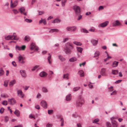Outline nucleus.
Returning <instances> with one entry per match:
<instances>
[{
    "instance_id": "nucleus-1",
    "label": "nucleus",
    "mask_w": 127,
    "mask_h": 127,
    "mask_svg": "<svg viewBox=\"0 0 127 127\" xmlns=\"http://www.w3.org/2000/svg\"><path fill=\"white\" fill-rule=\"evenodd\" d=\"M65 46L64 50V52L67 54H71L72 52L71 50L73 48V45L69 42H67L65 44Z\"/></svg>"
},
{
    "instance_id": "nucleus-2",
    "label": "nucleus",
    "mask_w": 127,
    "mask_h": 127,
    "mask_svg": "<svg viewBox=\"0 0 127 127\" xmlns=\"http://www.w3.org/2000/svg\"><path fill=\"white\" fill-rule=\"evenodd\" d=\"M85 100L84 98L81 96H80L76 101V105L77 106L81 107L84 103Z\"/></svg>"
},
{
    "instance_id": "nucleus-3",
    "label": "nucleus",
    "mask_w": 127,
    "mask_h": 127,
    "mask_svg": "<svg viewBox=\"0 0 127 127\" xmlns=\"http://www.w3.org/2000/svg\"><path fill=\"white\" fill-rule=\"evenodd\" d=\"M5 39L6 40H18L19 38L17 37L16 35H8L6 36L5 37Z\"/></svg>"
},
{
    "instance_id": "nucleus-4",
    "label": "nucleus",
    "mask_w": 127,
    "mask_h": 127,
    "mask_svg": "<svg viewBox=\"0 0 127 127\" xmlns=\"http://www.w3.org/2000/svg\"><path fill=\"white\" fill-rule=\"evenodd\" d=\"M18 62L19 63L23 64L25 62L24 60V57L20 54H19L18 57Z\"/></svg>"
},
{
    "instance_id": "nucleus-5",
    "label": "nucleus",
    "mask_w": 127,
    "mask_h": 127,
    "mask_svg": "<svg viewBox=\"0 0 127 127\" xmlns=\"http://www.w3.org/2000/svg\"><path fill=\"white\" fill-rule=\"evenodd\" d=\"M122 24L120 21L118 20H115L112 23L113 27L121 26Z\"/></svg>"
},
{
    "instance_id": "nucleus-6",
    "label": "nucleus",
    "mask_w": 127,
    "mask_h": 127,
    "mask_svg": "<svg viewBox=\"0 0 127 127\" xmlns=\"http://www.w3.org/2000/svg\"><path fill=\"white\" fill-rule=\"evenodd\" d=\"M30 49L31 50L35 49V50L37 51L39 50V48L36 46L35 43H32L30 45Z\"/></svg>"
},
{
    "instance_id": "nucleus-7",
    "label": "nucleus",
    "mask_w": 127,
    "mask_h": 127,
    "mask_svg": "<svg viewBox=\"0 0 127 127\" xmlns=\"http://www.w3.org/2000/svg\"><path fill=\"white\" fill-rule=\"evenodd\" d=\"M76 27L75 26L72 27H68L66 28V30L67 31L70 32H74L76 29Z\"/></svg>"
},
{
    "instance_id": "nucleus-8",
    "label": "nucleus",
    "mask_w": 127,
    "mask_h": 127,
    "mask_svg": "<svg viewBox=\"0 0 127 127\" xmlns=\"http://www.w3.org/2000/svg\"><path fill=\"white\" fill-rule=\"evenodd\" d=\"M41 105L44 108L46 109L47 108V104L46 101L44 100H42L40 103Z\"/></svg>"
},
{
    "instance_id": "nucleus-9",
    "label": "nucleus",
    "mask_w": 127,
    "mask_h": 127,
    "mask_svg": "<svg viewBox=\"0 0 127 127\" xmlns=\"http://www.w3.org/2000/svg\"><path fill=\"white\" fill-rule=\"evenodd\" d=\"M109 23V22L108 21H106L104 22L100 23L99 24L98 26V27L99 28H103L106 27Z\"/></svg>"
},
{
    "instance_id": "nucleus-10",
    "label": "nucleus",
    "mask_w": 127,
    "mask_h": 127,
    "mask_svg": "<svg viewBox=\"0 0 127 127\" xmlns=\"http://www.w3.org/2000/svg\"><path fill=\"white\" fill-rule=\"evenodd\" d=\"M74 9L76 14H79L80 12V9L79 6H75L74 7Z\"/></svg>"
},
{
    "instance_id": "nucleus-11",
    "label": "nucleus",
    "mask_w": 127,
    "mask_h": 127,
    "mask_svg": "<svg viewBox=\"0 0 127 127\" xmlns=\"http://www.w3.org/2000/svg\"><path fill=\"white\" fill-rule=\"evenodd\" d=\"M17 93L18 96L20 97L23 98L24 96V94L22 91L20 90H18L17 91Z\"/></svg>"
},
{
    "instance_id": "nucleus-12",
    "label": "nucleus",
    "mask_w": 127,
    "mask_h": 127,
    "mask_svg": "<svg viewBox=\"0 0 127 127\" xmlns=\"http://www.w3.org/2000/svg\"><path fill=\"white\" fill-rule=\"evenodd\" d=\"M8 103L11 105H14L16 103L15 99L13 98L8 99Z\"/></svg>"
},
{
    "instance_id": "nucleus-13",
    "label": "nucleus",
    "mask_w": 127,
    "mask_h": 127,
    "mask_svg": "<svg viewBox=\"0 0 127 127\" xmlns=\"http://www.w3.org/2000/svg\"><path fill=\"white\" fill-rule=\"evenodd\" d=\"M106 70L105 68H102L100 71L101 74L103 76H107V74L106 72Z\"/></svg>"
},
{
    "instance_id": "nucleus-14",
    "label": "nucleus",
    "mask_w": 127,
    "mask_h": 127,
    "mask_svg": "<svg viewBox=\"0 0 127 127\" xmlns=\"http://www.w3.org/2000/svg\"><path fill=\"white\" fill-rule=\"evenodd\" d=\"M21 14H23L25 15H27V13L25 12V9L24 7H21L18 9Z\"/></svg>"
},
{
    "instance_id": "nucleus-15",
    "label": "nucleus",
    "mask_w": 127,
    "mask_h": 127,
    "mask_svg": "<svg viewBox=\"0 0 127 127\" xmlns=\"http://www.w3.org/2000/svg\"><path fill=\"white\" fill-rule=\"evenodd\" d=\"M47 74L44 71H42L39 74V76L41 77H45L47 75Z\"/></svg>"
},
{
    "instance_id": "nucleus-16",
    "label": "nucleus",
    "mask_w": 127,
    "mask_h": 127,
    "mask_svg": "<svg viewBox=\"0 0 127 127\" xmlns=\"http://www.w3.org/2000/svg\"><path fill=\"white\" fill-rule=\"evenodd\" d=\"M20 73L22 76L24 77H25L26 76V74L25 71L21 70L20 71Z\"/></svg>"
},
{
    "instance_id": "nucleus-17",
    "label": "nucleus",
    "mask_w": 127,
    "mask_h": 127,
    "mask_svg": "<svg viewBox=\"0 0 127 127\" xmlns=\"http://www.w3.org/2000/svg\"><path fill=\"white\" fill-rule=\"evenodd\" d=\"M49 56L47 58L48 61L50 64H51L52 62V60L51 59V55L50 54H48Z\"/></svg>"
},
{
    "instance_id": "nucleus-18",
    "label": "nucleus",
    "mask_w": 127,
    "mask_h": 127,
    "mask_svg": "<svg viewBox=\"0 0 127 127\" xmlns=\"http://www.w3.org/2000/svg\"><path fill=\"white\" fill-rule=\"evenodd\" d=\"M113 127H117L118 124L116 121L115 120H112L111 121Z\"/></svg>"
},
{
    "instance_id": "nucleus-19",
    "label": "nucleus",
    "mask_w": 127,
    "mask_h": 127,
    "mask_svg": "<svg viewBox=\"0 0 127 127\" xmlns=\"http://www.w3.org/2000/svg\"><path fill=\"white\" fill-rule=\"evenodd\" d=\"M59 31V30L57 29H50L49 32L50 33H51L55 32H58Z\"/></svg>"
},
{
    "instance_id": "nucleus-20",
    "label": "nucleus",
    "mask_w": 127,
    "mask_h": 127,
    "mask_svg": "<svg viewBox=\"0 0 127 127\" xmlns=\"http://www.w3.org/2000/svg\"><path fill=\"white\" fill-rule=\"evenodd\" d=\"M78 74L81 77H83L84 76V72L82 70L79 71L78 72Z\"/></svg>"
},
{
    "instance_id": "nucleus-21",
    "label": "nucleus",
    "mask_w": 127,
    "mask_h": 127,
    "mask_svg": "<svg viewBox=\"0 0 127 127\" xmlns=\"http://www.w3.org/2000/svg\"><path fill=\"white\" fill-rule=\"evenodd\" d=\"M18 4V1L17 0L15 1L13 4H12L11 5V7L12 8L15 7Z\"/></svg>"
},
{
    "instance_id": "nucleus-22",
    "label": "nucleus",
    "mask_w": 127,
    "mask_h": 127,
    "mask_svg": "<svg viewBox=\"0 0 127 127\" xmlns=\"http://www.w3.org/2000/svg\"><path fill=\"white\" fill-rule=\"evenodd\" d=\"M16 81L15 80H14L11 81L9 83V85L10 87H12L15 84Z\"/></svg>"
},
{
    "instance_id": "nucleus-23",
    "label": "nucleus",
    "mask_w": 127,
    "mask_h": 127,
    "mask_svg": "<svg viewBox=\"0 0 127 127\" xmlns=\"http://www.w3.org/2000/svg\"><path fill=\"white\" fill-rule=\"evenodd\" d=\"M24 39L25 42H28L30 40L31 38L29 36L26 35L25 36Z\"/></svg>"
},
{
    "instance_id": "nucleus-24",
    "label": "nucleus",
    "mask_w": 127,
    "mask_h": 127,
    "mask_svg": "<svg viewBox=\"0 0 127 127\" xmlns=\"http://www.w3.org/2000/svg\"><path fill=\"white\" fill-rule=\"evenodd\" d=\"M58 58L62 62H64L65 61V59L61 55H59L58 56Z\"/></svg>"
},
{
    "instance_id": "nucleus-25",
    "label": "nucleus",
    "mask_w": 127,
    "mask_h": 127,
    "mask_svg": "<svg viewBox=\"0 0 127 127\" xmlns=\"http://www.w3.org/2000/svg\"><path fill=\"white\" fill-rule=\"evenodd\" d=\"M71 99V95L70 94H68L66 96V100L67 101H69Z\"/></svg>"
},
{
    "instance_id": "nucleus-26",
    "label": "nucleus",
    "mask_w": 127,
    "mask_h": 127,
    "mask_svg": "<svg viewBox=\"0 0 127 127\" xmlns=\"http://www.w3.org/2000/svg\"><path fill=\"white\" fill-rule=\"evenodd\" d=\"M43 23L44 25H46V21L45 19H43L42 18H41V20H40L39 22V24H40Z\"/></svg>"
},
{
    "instance_id": "nucleus-27",
    "label": "nucleus",
    "mask_w": 127,
    "mask_h": 127,
    "mask_svg": "<svg viewBox=\"0 0 127 127\" xmlns=\"http://www.w3.org/2000/svg\"><path fill=\"white\" fill-rule=\"evenodd\" d=\"M91 42L92 43L93 45L95 46L97 43L98 41L97 40H91Z\"/></svg>"
},
{
    "instance_id": "nucleus-28",
    "label": "nucleus",
    "mask_w": 127,
    "mask_h": 127,
    "mask_svg": "<svg viewBox=\"0 0 127 127\" xmlns=\"http://www.w3.org/2000/svg\"><path fill=\"white\" fill-rule=\"evenodd\" d=\"M1 97L4 98H5L8 97V96L6 94L2 93L1 94Z\"/></svg>"
},
{
    "instance_id": "nucleus-29",
    "label": "nucleus",
    "mask_w": 127,
    "mask_h": 127,
    "mask_svg": "<svg viewBox=\"0 0 127 127\" xmlns=\"http://www.w3.org/2000/svg\"><path fill=\"white\" fill-rule=\"evenodd\" d=\"M105 53L106 54L107 56H108L105 59H104V61L105 62L107 60H108L109 59H111V57L109 56V54L107 53V52L106 51L105 52Z\"/></svg>"
},
{
    "instance_id": "nucleus-30",
    "label": "nucleus",
    "mask_w": 127,
    "mask_h": 127,
    "mask_svg": "<svg viewBox=\"0 0 127 127\" xmlns=\"http://www.w3.org/2000/svg\"><path fill=\"white\" fill-rule=\"evenodd\" d=\"M14 114L17 117H19L20 116V111L18 110H16L14 112Z\"/></svg>"
},
{
    "instance_id": "nucleus-31",
    "label": "nucleus",
    "mask_w": 127,
    "mask_h": 127,
    "mask_svg": "<svg viewBox=\"0 0 127 127\" xmlns=\"http://www.w3.org/2000/svg\"><path fill=\"white\" fill-rule=\"evenodd\" d=\"M42 91L43 92L47 93L48 92V91L47 88L45 87H43L42 88Z\"/></svg>"
},
{
    "instance_id": "nucleus-32",
    "label": "nucleus",
    "mask_w": 127,
    "mask_h": 127,
    "mask_svg": "<svg viewBox=\"0 0 127 127\" xmlns=\"http://www.w3.org/2000/svg\"><path fill=\"white\" fill-rule=\"evenodd\" d=\"M118 62H116V61H115L112 64V66L113 67H117L118 64Z\"/></svg>"
},
{
    "instance_id": "nucleus-33",
    "label": "nucleus",
    "mask_w": 127,
    "mask_h": 127,
    "mask_svg": "<svg viewBox=\"0 0 127 127\" xmlns=\"http://www.w3.org/2000/svg\"><path fill=\"white\" fill-rule=\"evenodd\" d=\"M118 73V71L117 70H112L111 73L113 74L116 75Z\"/></svg>"
},
{
    "instance_id": "nucleus-34",
    "label": "nucleus",
    "mask_w": 127,
    "mask_h": 127,
    "mask_svg": "<svg viewBox=\"0 0 127 127\" xmlns=\"http://www.w3.org/2000/svg\"><path fill=\"white\" fill-rule=\"evenodd\" d=\"M76 49L77 51L79 52H80V53H82L83 50V49L82 48L79 47H76Z\"/></svg>"
},
{
    "instance_id": "nucleus-35",
    "label": "nucleus",
    "mask_w": 127,
    "mask_h": 127,
    "mask_svg": "<svg viewBox=\"0 0 127 127\" xmlns=\"http://www.w3.org/2000/svg\"><path fill=\"white\" fill-rule=\"evenodd\" d=\"M77 60V59L75 57H72L69 60V61L71 62H74Z\"/></svg>"
},
{
    "instance_id": "nucleus-36",
    "label": "nucleus",
    "mask_w": 127,
    "mask_h": 127,
    "mask_svg": "<svg viewBox=\"0 0 127 127\" xmlns=\"http://www.w3.org/2000/svg\"><path fill=\"white\" fill-rule=\"evenodd\" d=\"M73 43L76 45L80 46L82 45L81 43L76 41H74Z\"/></svg>"
},
{
    "instance_id": "nucleus-37",
    "label": "nucleus",
    "mask_w": 127,
    "mask_h": 127,
    "mask_svg": "<svg viewBox=\"0 0 127 127\" xmlns=\"http://www.w3.org/2000/svg\"><path fill=\"white\" fill-rule=\"evenodd\" d=\"M69 74H64L63 76V78L65 79L66 80H68V78Z\"/></svg>"
},
{
    "instance_id": "nucleus-38",
    "label": "nucleus",
    "mask_w": 127,
    "mask_h": 127,
    "mask_svg": "<svg viewBox=\"0 0 127 127\" xmlns=\"http://www.w3.org/2000/svg\"><path fill=\"white\" fill-rule=\"evenodd\" d=\"M29 118L30 119H35V116L34 115L32 114H30L29 116Z\"/></svg>"
},
{
    "instance_id": "nucleus-39",
    "label": "nucleus",
    "mask_w": 127,
    "mask_h": 127,
    "mask_svg": "<svg viewBox=\"0 0 127 127\" xmlns=\"http://www.w3.org/2000/svg\"><path fill=\"white\" fill-rule=\"evenodd\" d=\"M81 32L85 33H88L89 32L88 31L84 28L81 29Z\"/></svg>"
},
{
    "instance_id": "nucleus-40",
    "label": "nucleus",
    "mask_w": 127,
    "mask_h": 127,
    "mask_svg": "<svg viewBox=\"0 0 127 127\" xmlns=\"http://www.w3.org/2000/svg\"><path fill=\"white\" fill-rule=\"evenodd\" d=\"M60 21H61L60 19H57L55 20L54 21H53L52 22V23H57L60 22Z\"/></svg>"
},
{
    "instance_id": "nucleus-41",
    "label": "nucleus",
    "mask_w": 127,
    "mask_h": 127,
    "mask_svg": "<svg viewBox=\"0 0 127 127\" xmlns=\"http://www.w3.org/2000/svg\"><path fill=\"white\" fill-rule=\"evenodd\" d=\"M67 0H62V5L63 6H64L65 5V3L66 2Z\"/></svg>"
},
{
    "instance_id": "nucleus-42",
    "label": "nucleus",
    "mask_w": 127,
    "mask_h": 127,
    "mask_svg": "<svg viewBox=\"0 0 127 127\" xmlns=\"http://www.w3.org/2000/svg\"><path fill=\"white\" fill-rule=\"evenodd\" d=\"M80 88V87H77L74 88L73 90L74 91L76 92L79 90Z\"/></svg>"
},
{
    "instance_id": "nucleus-43",
    "label": "nucleus",
    "mask_w": 127,
    "mask_h": 127,
    "mask_svg": "<svg viewBox=\"0 0 127 127\" xmlns=\"http://www.w3.org/2000/svg\"><path fill=\"white\" fill-rule=\"evenodd\" d=\"M100 54V53L98 51H96L95 53V56L94 57H97Z\"/></svg>"
},
{
    "instance_id": "nucleus-44",
    "label": "nucleus",
    "mask_w": 127,
    "mask_h": 127,
    "mask_svg": "<svg viewBox=\"0 0 127 127\" xmlns=\"http://www.w3.org/2000/svg\"><path fill=\"white\" fill-rule=\"evenodd\" d=\"M60 121L61 122V126H63L64 125V120L63 118H61Z\"/></svg>"
},
{
    "instance_id": "nucleus-45",
    "label": "nucleus",
    "mask_w": 127,
    "mask_h": 127,
    "mask_svg": "<svg viewBox=\"0 0 127 127\" xmlns=\"http://www.w3.org/2000/svg\"><path fill=\"white\" fill-rule=\"evenodd\" d=\"M106 125L107 127H112L111 124L109 122H106Z\"/></svg>"
},
{
    "instance_id": "nucleus-46",
    "label": "nucleus",
    "mask_w": 127,
    "mask_h": 127,
    "mask_svg": "<svg viewBox=\"0 0 127 127\" xmlns=\"http://www.w3.org/2000/svg\"><path fill=\"white\" fill-rule=\"evenodd\" d=\"M39 66L38 65H35L31 69V70L32 71H34Z\"/></svg>"
},
{
    "instance_id": "nucleus-47",
    "label": "nucleus",
    "mask_w": 127,
    "mask_h": 127,
    "mask_svg": "<svg viewBox=\"0 0 127 127\" xmlns=\"http://www.w3.org/2000/svg\"><path fill=\"white\" fill-rule=\"evenodd\" d=\"M8 83V81L7 80H5L4 82L3 85L5 87H7Z\"/></svg>"
},
{
    "instance_id": "nucleus-48",
    "label": "nucleus",
    "mask_w": 127,
    "mask_h": 127,
    "mask_svg": "<svg viewBox=\"0 0 127 127\" xmlns=\"http://www.w3.org/2000/svg\"><path fill=\"white\" fill-rule=\"evenodd\" d=\"M4 74V71L2 69H1L0 70V76H2Z\"/></svg>"
},
{
    "instance_id": "nucleus-49",
    "label": "nucleus",
    "mask_w": 127,
    "mask_h": 127,
    "mask_svg": "<svg viewBox=\"0 0 127 127\" xmlns=\"http://www.w3.org/2000/svg\"><path fill=\"white\" fill-rule=\"evenodd\" d=\"M25 21L27 22L31 23L32 21V20L31 19H29L27 18H25Z\"/></svg>"
},
{
    "instance_id": "nucleus-50",
    "label": "nucleus",
    "mask_w": 127,
    "mask_h": 127,
    "mask_svg": "<svg viewBox=\"0 0 127 127\" xmlns=\"http://www.w3.org/2000/svg\"><path fill=\"white\" fill-rule=\"evenodd\" d=\"M2 104L4 105H6L7 104V101L6 100H4L3 101L2 103Z\"/></svg>"
},
{
    "instance_id": "nucleus-51",
    "label": "nucleus",
    "mask_w": 127,
    "mask_h": 127,
    "mask_svg": "<svg viewBox=\"0 0 127 127\" xmlns=\"http://www.w3.org/2000/svg\"><path fill=\"white\" fill-rule=\"evenodd\" d=\"M95 30V29L94 27H92L89 30V31L94 32Z\"/></svg>"
},
{
    "instance_id": "nucleus-52",
    "label": "nucleus",
    "mask_w": 127,
    "mask_h": 127,
    "mask_svg": "<svg viewBox=\"0 0 127 127\" xmlns=\"http://www.w3.org/2000/svg\"><path fill=\"white\" fill-rule=\"evenodd\" d=\"M99 121V119H95L94 121L93 122V123H97V122Z\"/></svg>"
},
{
    "instance_id": "nucleus-53",
    "label": "nucleus",
    "mask_w": 127,
    "mask_h": 127,
    "mask_svg": "<svg viewBox=\"0 0 127 127\" xmlns=\"http://www.w3.org/2000/svg\"><path fill=\"white\" fill-rule=\"evenodd\" d=\"M12 11L15 14H17L18 13V11L17 10L15 9H13Z\"/></svg>"
},
{
    "instance_id": "nucleus-54",
    "label": "nucleus",
    "mask_w": 127,
    "mask_h": 127,
    "mask_svg": "<svg viewBox=\"0 0 127 127\" xmlns=\"http://www.w3.org/2000/svg\"><path fill=\"white\" fill-rule=\"evenodd\" d=\"M52 124H50L49 123L47 124L46 125V127H52Z\"/></svg>"
},
{
    "instance_id": "nucleus-55",
    "label": "nucleus",
    "mask_w": 127,
    "mask_h": 127,
    "mask_svg": "<svg viewBox=\"0 0 127 127\" xmlns=\"http://www.w3.org/2000/svg\"><path fill=\"white\" fill-rule=\"evenodd\" d=\"M16 50H21V47H20L16 45Z\"/></svg>"
},
{
    "instance_id": "nucleus-56",
    "label": "nucleus",
    "mask_w": 127,
    "mask_h": 127,
    "mask_svg": "<svg viewBox=\"0 0 127 127\" xmlns=\"http://www.w3.org/2000/svg\"><path fill=\"white\" fill-rule=\"evenodd\" d=\"M26 47V46L25 45H24L21 47V50H24Z\"/></svg>"
},
{
    "instance_id": "nucleus-57",
    "label": "nucleus",
    "mask_w": 127,
    "mask_h": 127,
    "mask_svg": "<svg viewBox=\"0 0 127 127\" xmlns=\"http://www.w3.org/2000/svg\"><path fill=\"white\" fill-rule=\"evenodd\" d=\"M4 109L3 108H1L0 110V113L2 114L4 112Z\"/></svg>"
},
{
    "instance_id": "nucleus-58",
    "label": "nucleus",
    "mask_w": 127,
    "mask_h": 127,
    "mask_svg": "<svg viewBox=\"0 0 127 127\" xmlns=\"http://www.w3.org/2000/svg\"><path fill=\"white\" fill-rule=\"evenodd\" d=\"M116 91H114L112 93H111L110 95H115L116 94Z\"/></svg>"
},
{
    "instance_id": "nucleus-59",
    "label": "nucleus",
    "mask_w": 127,
    "mask_h": 127,
    "mask_svg": "<svg viewBox=\"0 0 127 127\" xmlns=\"http://www.w3.org/2000/svg\"><path fill=\"white\" fill-rule=\"evenodd\" d=\"M35 108L36 109H37L38 110H39L40 109V107H39V106L38 105H35Z\"/></svg>"
},
{
    "instance_id": "nucleus-60",
    "label": "nucleus",
    "mask_w": 127,
    "mask_h": 127,
    "mask_svg": "<svg viewBox=\"0 0 127 127\" xmlns=\"http://www.w3.org/2000/svg\"><path fill=\"white\" fill-rule=\"evenodd\" d=\"M117 118L116 117H113L110 118V120H111V121H112V120H115L114 119H116Z\"/></svg>"
},
{
    "instance_id": "nucleus-61",
    "label": "nucleus",
    "mask_w": 127,
    "mask_h": 127,
    "mask_svg": "<svg viewBox=\"0 0 127 127\" xmlns=\"http://www.w3.org/2000/svg\"><path fill=\"white\" fill-rule=\"evenodd\" d=\"M103 9V7L102 6H100L98 8V10H102Z\"/></svg>"
},
{
    "instance_id": "nucleus-62",
    "label": "nucleus",
    "mask_w": 127,
    "mask_h": 127,
    "mask_svg": "<svg viewBox=\"0 0 127 127\" xmlns=\"http://www.w3.org/2000/svg\"><path fill=\"white\" fill-rule=\"evenodd\" d=\"M53 112V111L52 110H48V113L49 114H51Z\"/></svg>"
},
{
    "instance_id": "nucleus-63",
    "label": "nucleus",
    "mask_w": 127,
    "mask_h": 127,
    "mask_svg": "<svg viewBox=\"0 0 127 127\" xmlns=\"http://www.w3.org/2000/svg\"><path fill=\"white\" fill-rule=\"evenodd\" d=\"M12 64L14 66H16V63L14 61H13L12 62Z\"/></svg>"
},
{
    "instance_id": "nucleus-64",
    "label": "nucleus",
    "mask_w": 127,
    "mask_h": 127,
    "mask_svg": "<svg viewBox=\"0 0 127 127\" xmlns=\"http://www.w3.org/2000/svg\"><path fill=\"white\" fill-rule=\"evenodd\" d=\"M122 81V80H118L117 81H116L115 83L117 84L119 83H120L121 81Z\"/></svg>"
}]
</instances>
